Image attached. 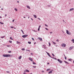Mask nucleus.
<instances>
[{
    "label": "nucleus",
    "mask_w": 74,
    "mask_h": 74,
    "mask_svg": "<svg viewBox=\"0 0 74 74\" xmlns=\"http://www.w3.org/2000/svg\"><path fill=\"white\" fill-rule=\"evenodd\" d=\"M58 60L59 63H62V61L61 60H60V59H58Z\"/></svg>",
    "instance_id": "20e7f679"
},
{
    "label": "nucleus",
    "mask_w": 74,
    "mask_h": 74,
    "mask_svg": "<svg viewBox=\"0 0 74 74\" xmlns=\"http://www.w3.org/2000/svg\"><path fill=\"white\" fill-rule=\"evenodd\" d=\"M38 31H40V28H38Z\"/></svg>",
    "instance_id": "79ce46f5"
},
{
    "label": "nucleus",
    "mask_w": 74,
    "mask_h": 74,
    "mask_svg": "<svg viewBox=\"0 0 74 74\" xmlns=\"http://www.w3.org/2000/svg\"><path fill=\"white\" fill-rule=\"evenodd\" d=\"M71 41H72L73 42V43H74V39H73L71 40Z\"/></svg>",
    "instance_id": "f8f14e48"
},
{
    "label": "nucleus",
    "mask_w": 74,
    "mask_h": 74,
    "mask_svg": "<svg viewBox=\"0 0 74 74\" xmlns=\"http://www.w3.org/2000/svg\"><path fill=\"white\" fill-rule=\"evenodd\" d=\"M64 62H65V63H67V64H69V63L67 62L66 61H64Z\"/></svg>",
    "instance_id": "4468645a"
},
{
    "label": "nucleus",
    "mask_w": 74,
    "mask_h": 74,
    "mask_svg": "<svg viewBox=\"0 0 74 74\" xmlns=\"http://www.w3.org/2000/svg\"><path fill=\"white\" fill-rule=\"evenodd\" d=\"M54 59H55V60H57V59L56 58H54Z\"/></svg>",
    "instance_id": "49530a36"
},
{
    "label": "nucleus",
    "mask_w": 74,
    "mask_h": 74,
    "mask_svg": "<svg viewBox=\"0 0 74 74\" xmlns=\"http://www.w3.org/2000/svg\"><path fill=\"white\" fill-rule=\"evenodd\" d=\"M31 55H33V54L32 53H31Z\"/></svg>",
    "instance_id": "c03bdc74"
},
{
    "label": "nucleus",
    "mask_w": 74,
    "mask_h": 74,
    "mask_svg": "<svg viewBox=\"0 0 74 74\" xmlns=\"http://www.w3.org/2000/svg\"><path fill=\"white\" fill-rule=\"evenodd\" d=\"M1 10H3V8H2L1 9Z\"/></svg>",
    "instance_id": "bf43d9fd"
},
{
    "label": "nucleus",
    "mask_w": 74,
    "mask_h": 74,
    "mask_svg": "<svg viewBox=\"0 0 74 74\" xmlns=\"http://www.w3.org/2000/svg\"><path fill=\"white\" fill-rule=\"evenodd\" d=\"M66 31L67 34H68L69 35H71V33L70 32H69L68 30H66Z\"/></svg>",
    "instance_id": "f257e3e1"
},
{
    "label": "nucleus",
    "mask_w": 74,
    "mask_h": 74,
    "mask_svg": "<svg viewBox=\"0 0 74 74\" xmlns=\"http://www.w3.org/2000/svg\"><path fill=\"white\" fill-rule=\"evenodd\" d=\"M32 40H33V41H34V38H32Z\"/></svg>",
    "instance_id": "e433bc0d"
},
{
    "label": "nucleus",
    "mask_w": 74,
    "mask_h": 74,
    "mask_svg": "<svg viewBox=\"0 0 74 74\" xmlns=\"http://www.w3.org/2000/svg\"><path fill=\"white\" fill-rule=\"evenodd\" d=\"M28 35H23L22 37H23V38H26V37H27V36Z\"/></svg>",
    "instance_id": "f03ea898"
},
{
    "label": "nucleus",
    "mask_w": 74,
    "mask_h": 74,
    "mask_svg": "<svg viewBox=\"0 0 74 74\" xmlns=\"http://www.w3.org/2000/svg\"><path fill=\"white\" fill-rule=\"evenodd\" d=\"M25 17H24V18H25Z\"/></svg>",
    "instance_id": "e2e57ef3"
},
{
    "label": "nucleus",
    "mask_w": 74,
    "mask_h": 74,
    "mask_svg": "<svg viewBox=\"0 0 74 74\" xmlns=\"http://www.w3.org/2000/svg\"><path fill=\"white\" fill-rule=\"evenodd\" d=\"M38 19H39V20H41V19H40V18H38Z\"/></svg>",
    "instance_id": "603ef678"
},
{
    "label": "nucleus",
    "mask_w": 74,
    "mask_h": 74,
    "mask_svg": "<svg viewBox=\"0 0 74 74\" xmlns=\"http://www.w3.org/2000/svg\"><path fill=\"white\" fill-rule=\"evenodd\" d=\"M52 55L54 57L55 56V55H54V54L53 53L52 54Z\"/></svg>",
    "instance_id": "f704fd0d"
},
{
    "label": "nucleus",
    "mask_w": 74,
    "mask_h": 74,
    "mask_svg": "<svg viewBox=\"0 0 74 74\" xmlns=\"http://www.w3.org/2000/svg\"><path fill=\"white\" fill-rule=\"evenodd\" d=\"M40 27H41V25H40L39 27V28H40Z\"/></svg>",
    "instance_id": "864d4df0"
},
{
    "label": "nucleus",
    "mask_w": 74,
    "mask_h": 74,
    "mask_svg": "<svg viewBox=\"0 0 74 74\" xmlns=\"http://www.w3.org/2000/svg\"><path fill=\"white\" fill-rule=\"evenodd\" d=\"M38 39H39L40 41H41V40H42V38H38Z\"/></svg>",
    "instance_id": "f3484780"
},
{
    "label": "nucleus",
    "mask_w": 74,
    "mask_h": 74,
    "mask_svg": "<svg viewBox=\"0 0 74 74\" xmlns=\"http://www.w3.org/2000/svg\"><path fill=\"white\" fill-rule=\"evenodd\" d=\"M5 16H7V14H5Z\"/></svg>",
    "instance_id": "052dcab7"
},
{
    "label": "nucleus",
    "mask_w": 74,
    "mask_h": 74,
    "mask_svg": "<svg viewBox=\"0 0 74 74\" xmlns=\"http://www.w3.org/2000/svg\"><path fill=\"white\" fill-rule=\"evenodd\" d=\"M49 64V62H48L47 64Z\"/></svg>",
    "instance_id": "13d9d810"
},
{
    "label": "nucleus",
    "mask_w": 74,
    "mask_h": 74,
    "mask_svg": "<svg viewBox=\"0 0 74 74\" xmlns=\"http://www.w3.org/2000/svg\"><path fill=\"white\" fill-rule=\"evenodd\" d=\"M49 70H50V69H47V71H49Z\"/></svg>",
    "instance_id": "c85d7f7f"
},
{
    "label": "nucleus",
    "mask_w": 74,
    "mask_h": 74,
    "mask_svg": "<svg viewBox=\"0 0 74 74\" xmlns=\"http://www.w3.org/2000/svg\"><path fill=\"white\" fill-rule=\"evenodd\" d=\"M50 58H52V59H55V58H53L52 57H51Z\"/></svg>",
    "instance_id": "58836bf2"
},
{
    "label": "nucleus",
    "mask_w": 74,
    "mask_h": 74,
    "mask_svg": "<svg viewBox=\"0 0 74 74\" xmlns=\"http://www.w3.org/2000/svg\"><path fill=\"white\" fill-rule=\"evenodd\" d=\"M65 45H66V44H65L64 43H63L62 45V47H65Z\"/></svg>",
    "instance_id": "7ed1b4c3"
},
{
    "label": "nucleus",
    "mask_w": 74,
    "mask_h": 74,
    "mask_svg": "<svg viewBox=\"0 0 74 74\" xmlns=\"http://www.w3.org/2000/svg\"><path fill=\"white\" fill-rule=\"evenodd\" d=\"M22 51H25V48L22 49Z\"/></svg>",
    "instance_id": "b1692460"
},
{
    "label": "nucleus",
    "mask_w": 74,
    "mask_h": 74,
    "mask_svg": "<svg viewBox=\"0 0 74 74\" xmlns=\"http://www.w3.org/2000/svg\"><path fill=\"white\" fill-rule=\"evenodd\" d=\"M16 42H17V44H21V42H19L18 41Z\"/></svg>",
    "instance_id": "a211bd4d"
},
{
    "label": "nucleus",
    "mask_w": 74,
    "mask_h": 74,
    "mask_svg": "<svg viewBox=\"0 0 74 74\" xmlns=\"http://www.w3.org/2000/svg\"><path fill=\"white\" fill-rule=\"evenodd\" d=\"M33 64H36L35 62H33Z\"/></svg>",
    "instance_id": "a878e982"
},
{
    "label": "nucleus",
    "mask_w": 74,
    "mask_h": 74,
    "mask_svg": "<svg viewBox=\"0 0 74 74\" xmlns=\"http://www.w3.org/2000/svg\"><path fill=\"white\" fill-rule=\"evenodd\" d=\"M50 34H52V33H53V32H50Z\"/></svg>",
    "instance_id": "a18cd8bd"
},
{
    "label": "nucleus",
    "mask_w": 74,
    "mask_h": 74,
    "mask_svg": "<svg viewBox=\"0 0 74 74\" xmlns=\"http://www.w3.org/2000/svg\"><path fill=\"white\" fill-rule=\"evenodd\" d=\"M33 30V31H34V32H36V31L35 30Z\"/></svg>",
    "instance_id": "3c124183"
},
{
    "label": "nucleus",
    "mask_w": 74,
    "mask_h": 74,
    "mask_svg": "<svg viewBox=\"0 0 74 74\" xmlns=\"http://www.w3.org/2000/svg\"><path fill=\"white\" fill-rule=\"evenodd\" d=\"M6 73H10V72L8 71H6Z\"/></svg>",
    "instance_id": "4c0bfd02"
},
{
    "label": "nucleus",
    "mask_w": 74,
    "mask_h": 74,
    "mask_svg": "<svg viewBox=\"0 0 74 74\" xmlns=\"http://www.w3.org/2000/svg\"><path fill=\"white\" fill-rule=\"evenodd\" d=\"M0 18H1V16H0Z\"/></svg>",
    "instance_id": "0e129e2a"
},
{
    "label": "nucleus",
    "mask_w": 74,
    "mask_h": 74,
    "mask_svg": "<svg viewBox=\"0 0 74 74\" xmlns=\"http://www.w3.org/2000/svg\"><path fill=\"white\" fill-rule=\"evenodd\" d=\"M64 59H65V60H66V59H67V57H64Z\"/></svg>",
    "instance_id": "473e14b6"
},
{
    "label": "nucleus",
    "mask_w": 74,
    "mask_h": 74,
    "mask_svg": "<svg viewBox=\"0 0 74 74\" xmlns=\"http://www.w3.org/2000/svg\"><path fill=\"white\" fill-rule=\"evenodd\" d=\"M27 7L28 9H30V7L29 6H27Z\"/></svg>",
    "instance_id": "dca6fc26"
},
{
    "label": "nucleus",
    "mask_w": 74,
    "mask_h": 74,
    "mask_svg": "<svg viewBox=\"0 0 74 74\" xmlns=\"http://www.w3.org/2000/svg\"><path fill=\"white\" fill-rule=\"evenodd\" d=\"M0 23L2 24V25H3V24H4V23H2L1 22H0Z\"/></svg>",
    "instance_id": "cd10ccee"
},
{
    "label": "nucleus",
    "mask_w": 74,
    "mask_h": 74,
    "mask_svg": "<svg viewBox=\"0 0 74 74\" xmlns=\"http://www.w3.org/2000/svg\"><path fill=\"white\" fill-rule=\"evenodd\" d=\"M43 47H45V46L44 45H43Z\"/></svg>",
    "instance_id": "4d7b16f0"
},
{
    "label": "nucleus",
    "mask_w": 74,
    "mask_h": 74,
    "mask_svg": "<svg viewBox=\"0 0 74 74\" xmlns=\"http://www.w3.org/2000/svg\"><path fill=\"white\" fill-rule=\"evenodd\" d=\"M26 72H29V71L28 70H26Z\"/></svg>",
    "instance_id": "6ab92c4d"
},
{
    "label": "nucleus",
    "mask_w": 74,
    "mask_h": 74,
    "mask_svg": "<svg viewBox=\"0 0 74 74\" xmlns=\"http://www.w3.org/2000/svg\"><path fill=\"white\" fill-rule=\"evenodd\" d=\"M56 41H58V42L59 41V40H56Z\"/></svg>",
    "instance_id": "8fccbe9b"
},
{
    "label": "nucleus",
    "mask_w": 74,
    "mask_h": 74,
    "mask_svg": "<svg viewBox=\"0 0 74 74\" xmlns=\"http://www.w3.org/2000/svg\"><path fill=\"white\" fill-rule=\"evenodd\" d=\"M46 53H47V54L48 55V56H49V57H50V58L51 57V56L50 55H49V53H48V52L46 51Z\"/></svg>",
    "instance_id": "423d86ee"
},
{
    "label": "nucleus",
    "mask_w": 74,
    "mask_h": 74,
    "mask_svg": "<svg viewBox=\"0 0 74 74\" xmlns=\"http://www.w3.org/2000/svg\"><path fill=\"white\" fill-rule=\"evenodd\" d=\"M45 26H47V27H48V25H47L45 24Z\"/></svg>",
    "instance_id": "a19ab883"
},
{
    "label": "nucleus",
    "mask_w": 74,
    "mask_h": 74,
    "mask_svg": "<svg viewBox=\"0 0 74 74\" xmlns=\"http://www.w3.org/2000/svg\"><path fill=\"white\" fill-rule=\"evenodd\" d=\"M45 29H46V30H48V29L47 28H45Z\"/></svg>",
    "instance_id": "37998d69"
},
{
    "label": "nucleus",
    "mask_w": 74,
    "mask_h": 74,
    "mask_svg": "<svg viewBox=\"0 0 74 74\" xmlns=\"http://www.w3.org/2000/svg\"><path fill=\"white\" fill-rule=\"evenodd\" d=\"M52 73V71H51L50 72H49L48 74H50V73Z\"/></svg>",
    "instance_id": "9b49d317"
},
{
    "label": "nucleus",
    "mask_w": 74,
    "mask_h": 74,
    "mask_svg": "<svg viewBox=\"0 0 74 74\" xmlns=\"http://www.w3.org/2000/svg\"><path fill=\"white\" fill-rule=\"evenodd\" d=\"M29 59L30 60H31V61H32V62L33 61V59H32L31 58H29Z\"/></svg>",
    "instance_id": "0eeeda50"
},
{
    "label": "nucleus",
    "mask_w": 74,
    "mask_h": 74,
    "mask_svg": "<svg viewBox=\"0 0 74 74\" xmlns=\"http://www.w3.org/2000/svg\"><path fill=\"white\" fill-rule=\"evenodd\" d=\"M34 16L35 18H37V16L36 15H34Z\"/></svg>",
    "instance_id": "2eb2a0df"
},
{
    "label": "nucleus",
    "mask_w": 74,
    "mask_h": 74,
    "mask_svg": "<svg viewBox=\"0 0 74 74\" xmlns=\"http://www.w3.org/2000/svg\"><path fill=\"white\" fill-rule=\"evenodd\" d=\"M49 47H50L51 46V43H50V42H49Z\"/></svg>",
    "instance_id": "412c9836"
},
{
    "label": "nucleus",
    "mask_w": 74,
    "mask_h": 74,
    "mask_svg": "<svg viewBox=\"0 0 74 74\" xmlns=\"http://www.w3.org/2000/svg\"><path fill=\"white\" fill-rule=\"evenodd\" d=\"M33 67H34V68H36V66H33Z\"/></svg>",
    "instance_id": "ea45409f"
},
{
    "label": "nucleus",
    "mask_w": 74,
    "mask_h": 74,
    "mask_svg": "<svg viewBox=\"0 0 74 74\" xmlns=\"http://www.w3.org/2000/svg\"><path fill=\"white\" fill-rule=\"evenodd\" d=\"M10 45H7V47H10Z\"/></svg>",
    "instance_id": "09e8293b"
},
{
    "label": "nucleus",
    "mask_w": 74,
    "mask_h": 74,
    "mask_svg": "<svg viewBox=\"0 0 74 74\" xmlns=\"http://www.w3.org/2000/svg\"><path fill=\"white\" fill-rule=\"evenodd\" d=\"M3 57H7V54H3Z\"/></svg>",
    "instance_id": "1a4fd4ad"
},
{
    "label": "nucleus",
    "mask_w": 74,
    "mask_h": 74,
    "mask_svg": "<svg viewBox=\"0 0 74 74\" xmlns=\"http://www.w3.org/2000/svg\"><path fill=\"white\" fill-rule=\"evenodd\" d=\"M52 42H53V44H56V43H55V42H53V41H52Z\"/></svg>",
    "instance_id": "7c9ffc66"
},
{
    "label": "nucleus",
    "mask_w": 74,
    "mask_h": 74,
    "mask_svg": "<svg viewBox=\"0 0 74 74\" xmlns=\"http://www.w3.org/2000/svg\"><path fill=\"white\" fill-rule=\"evenodd\" d=\"M44 71H42V73H44Z\"/></svg>",
    "instance_id": "5fc2aeb1"
},
{
    "label": "nucleus",
    "mask_w": 74,
    "mask_h": 74,
    "mask_svg": "<svg viewBox=\"0 0 74 74\" xmlns=\"http://www.w3.org/2000/svg\"><path fill=\"white\" fill-rule=\"evenodd\" d=\"M21 32H22L23 34H24V33L23 32V30H22V29H21Z\"/></svg>",
    "instance_id": "5701e85b"
},
{
    "label": "nucleus",
    "mask_w": 74,
    "mask_h": 74,
    "mask_svg": "<svg viewBox=\"0 0 74 74\" xmlns=\"http://www.w3.org/2000/svg\"><path fill=\"white\" fill-rule=\"evenodd\" d=\"M8 53H11V51H10L8 52Z\"/></svg>",
    "instance_id": "c9c22d12"
},
{
    "label": "nucleus",
    "mask_w": 74,
    "mask_h": 74,
    "mask_svg": "<svg viewBox=\"0 0 74 74\" xmlns=\"http://www.w3.org/2000/svg\"><path fill=\"white\" fill-rule=\"evenodd\" d=\"M23 74H26L25 73V72L24 73H23Z\"/></svg>",
    "instance_id": "680f3d73"
},
{
    "label": "nucleus",
    "mask_w": 74,
    "mask_h": 74,
    "mask_svg": "<svg viewBox=\"0 0 74 74\" xmlns=\"http://www.w3.org/2000/svg\"><path fill=\"white\" fill-rule=\"evenodd\" d=\"M73 63H74V60H73Z\"/></svg>",
    "instance_id": "774afa93"
},
{
    "label": "nucleus",
    "mask_w": 74,
    "mask_h": 74,
    "mask_svg": "<svg viewBox=\"0 0 74 74\" xmlns=\"http://www.w3.org/2000/svg\"><path fill=\"white\" fill-rule=\"evenodd\" d=\"M73 47H70V48H69V50H71V49H73Z\"/></svg>",
    "instance_id": "9d476101"
},
{
    "label": "nucleus",
    "mask_w": 74,
    "mask_h": 74,
    "mask_svg": "<svg viewBox=\"0 0 74 74\" xmlns=\"http://www.w3.org/2000/svg\"><path fill=\"white\" fill-rule=\"evenodd\" d=\"M17 3H19V1H17Z\"/></svg>",
    "instance_id": "69168bd1"
},
{
    "label": "nucleus",
    "mask_w": 74,
    "mask_h": 74,
    "mask_svg": "<svg viewBox=\"0 0 74 74\" xmlns=\"http://www.w3.org/2000/svg\"><path fill=\"white\" fill-rule=\"evenodd\" d=\"M28 43L29 44H31V42H28Z\"/></svg>",
    "instance_id": "4be33fe9"
},
{
    "label": "nucleus",
    "mask_w": 74,
    "mask_h": 74,
    "mask_svg": "<svg viewBox=\"0 0 74 74\" xmlns=\"http://www.w3.org/2000/svg\"><path fill=\"white\" fill-rule=\"evenodd\" d=\"M11 28H14V27H11Z\"/></svg>",
    "instance_id": "6e6d98bb"
},
{
    "label": "nucleus",
    "mask_w": 74,
    "mask_h": 74,
    "mask_svg": "<svg viewBox=\"0 0 74 74\" xmlns=\"http://www.w3.org/2000/svg\"><path fill=\"white\" fill-rule=\"evenodd\" d=\"M14 10H15V11H18V10H17V9H16V8H15L14 9Z\"/></svg>",
    "instance_id": "393cba45"
},
{
    "label": "nucleus",
    "mask_w": 74,
    "mask_h": 74,
    "mask_svg": "<svg viewBox=\"0 0 74 74\" xmlns=\"http://www.w3.org/2000/svg\"><path fill=\"white\" fill-rule=\"evenodd\" d=\"M22 58V56H20L18 57L19 59H21Z\"/></svg>",
    "instance_id": "ddd939ff"
},
{
    "label": "nucleus",
    "mask_w": 74,
    "mask_h": 74,
    "mask_svg": "<svg viewBox=\"0 0 74 74\" xmlns=\"http://www.w3.org/2000/svg\"><path fill=\"white\" fill-rule=\"evenodd\" d=\"M26 51H29V52H30V50L27 49L26 50Z\"/></svg>",
    "instance_id": "c756f323"
},
{
    "label": "nucleus",
    "mask_w": 74,
    "mask_h": 74,
    "mask_svg": "<svg viewBox=\"0 0 74 74\" xmlns=\"http://www.w3.org/2000/svg\"><path fill=\"white\" fill-rule=\"evenodd\" d=\"M5 37V36H4L3 37H1V38H4Z\"/></svg>",
    "instance_id": "2f4dec72"
},
{
    "label": "nucleus",
    "mask_w": 74,
    "mask_h": 74,
    "mask_svg": "<svg viewBox=\"0 0 74 74\" xmlns=\"http://www.w3.org/2000/svg\"><path fill=\"white\" fill-rule=\"evenodd\" d=\"M9 42H10V43H11L12 42V41H11L10 40H9Z\"/></svg>",
    "instance_id": "72a5a7b5"
},
{
    "label": "nucleus",
    "mask_w": 74,
    "mask_h": 74,
    "mask_svg": "<svg viewBox=\"0 0 74 74\" xmlns=\"http://www.w3.org/2000/svg\"><path fill=\"white\" fill-rule=\"evenodd\" d=\"M71 60H72V59H68V60L69 61H71V62H72V61H71Z\"/></svg>",
    "instance_id": "aec40b11"
},
{
    "label": "nucleus",
    "mask_w": 74,
    "mask_h": 74,
    "mask_svg": "<svg viewBox=\"0 0 74 74\" xmlns=\"http://www.w3.org/2000/svg\"><path fill=\"white\" fill-rule=\"evenodd\" d=\"M74 10V9L73 8L69 10V11H73V10Z\"/></svg>",
    "instance_id": "6e6552de"
},
{
    "label": "nucleus",
    "mask_w": 74,
    "mask_h": 74,
    "mask_svg": "<svg viewBox=\"0 0 74 74\" xmlns=\"http://www.w3.org/2000/svg\"><path fill=\"white\" fill-rule=\"evenodd\" d=\"M11 57V55L10 54H6V57Z\"/></svg>",
    "instance_id": "39448f33"
},
{
    "label": "nucleus",
    "mask_w": 74,
    "mask_h": 74,
    "mask_svg": "<svg viewBox=\"0 0 74 74\" xmlns=\"http://www.w3.org/2000/svg\"><path fill=\"white\" fill-rule=\"evenodd\" d=\"M10 39H11V40H13V39L12 38V37H10Z\"/></svg>",
    "instance_id": "bb28decb"
},
{
    "label": "nucleus",
    "mask_w": 74,
    "mask_h": 74,
    "mask_svg": "<svg viewBox=\"0 0 74 74\" xmlns=\"http://www.w3.org/2000/svg\"><path fill=\"white\" fill-rule=\"evenodd\" d=\"M64 56H65V55L64 54Z\"/></svg>",
    "instance_id": "338daca9"
},
{
    "label": "nucleus",
    "mask_w": 74,
    "mask_h": 74,
    "mask_svg": "<svg viewBox=\"0 0 74 74\" xmlns=\"http://www.w3.org/2000/svg\"><path fill=\"white\" fill-rule=\"evenodd\" d=\"M14 21H15V20L14 19H13V21H12L13 22H14Z\"/></svg>",
    "instance_id": "de8ad7c7"
}]
</instances>
